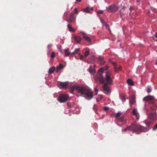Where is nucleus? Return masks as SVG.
<instances>
[{
  "instance_id": "obj_37",
  "label": "nucleus",
  "mask_w": 157,
  "mask_h": 157,
  "mask_svg": "<svg viewBox=\"0 0 157 157\" xmlns=\"http://www.w3.org/2000/svg\"><path fill=\"white\" fill-rule=\"evenodd\" d=\"M115 69L116 71H120L122 70V67L121 66H119L118 68H117L116 67H115Z\"/></svg>"
},
{
  "instance_id": "obj_58",
  "label": "nucleus",
  "mask_w": 157,
  "mask_h": 157,
  "mask_svg": "<svg viewBox=\"0 0 157 157\" xmlns=\"http://www.w3.org/2000/svg\"><path fill=\"white\" fill-rule=\"evenodd\" d=\"M118 125L119 126L121 127V126L119 124H118Z\"/></svg>"
},
{
  "instance_id": "obj_33",
  "label": "nucleus",
  "mask_w": 157,
  "mask_h": 157,
  "mask_svg": "<svg viewBox=\"0 0 157 157\" xmlns=\"http://www.w3.org/2000/svg\"><path fill=\"white\" fill-rule=\"evenodd\" d=\"M89 52L88 50H86L84 53V56L86 57H87V56L89 55Z\"/></svg>"
},
{
  "instance_id": "obj_40",
  "label": "nucleus",
  "mask_w": 157,
  "mask_h": 157,
  "mask_svg": "<svg viewBox=\"0 0 157 157\" xmlns=\"http://www.w3.org/2000/svg\"><path fill=\"white\" fill-rule=\"evenodd\" d=\"M109 108L108 106H105L104 108V109L105 111H108L109 110Z\"/></svg>"
},
{
  "instance_id": "obj_51",
  "label": "nucleus",
  "mask_w": 157,
  "mask_h": 157,
  "mask_svg": "<svg viewBox=\"0 0 157 157\" xmlns=\"http://www.w3.org/2000/svg\"><path fill=\"white\" fill-rule=\"evenodd\" d=\"M82 0H76V1L78 2H80Z\"/></svg>"
},
{
  "instance_id": "obj_44",
  "label": "nucleus",
  "mask_w": 157,
  "mask_h": 157,
  "mask_svg": "<svg viewBox=\"0 0 157 157\" xmlns=\"http://www.w3.org/2000/svg\"><path fill=\"white\" fill-rule=\"evenodd\" d=\"M141 0H136V2L137 3V4L138 5H139L140 4V2Z\"/></svg>"
},
{
  "instance_id": "obj_47",
  "label": "nucleus",
  "mask_w": 157,
  "mask_h": 157,
  "mask_svg": "<svg viewBox=\"0 0 157 157\" xmlns=\"http://www.w3.org/2000/svg\"><path fill=\"white\" fill-rule=\"evenodd\" d=\"M94 10V8L93 7H92L91 8H90V11H93Z\"/></svg>"
},
{
  "instance_id": "obj_20",
  "label": "nucleus",
  "mask_w": 157,
  "mask_h": 157,
  "mask_svg": "<svg viewBox=\"0 0 157 157\" xmlns=\"http://www.w3.org/2000/svg\"><path fill=\"white\" fill-rule=\"evenodd\" d=\"M55 70V68L54 67L52 66L50 67L48 71L49 74H51L53 73Z\"/></svg>"
},
{
  "instance_id": "obj_45",
  "label": "nucleus",
  "mask_w": 157,
  "mask_h": 157,
  "mask_svg": "<svg viewBox=\"0 0 157 157\" xmlns=\"http://www.w3.org/2000/svg\"><path fill=\"white\" fill-rule=\"evenodd\" d=\"M151 91V89H147V92L148 93H149Z\"/></svg>"
},
{
  "instance_id": "obj_43",
  "label": "nucleus",
  "mask_w": 157,
  "mask_h": 157,
  "mask_svg": "<svg viewBox=\"0 0 157 157\" xmlns=\"http://www.w3.org/2000/svg\"><path fill=\"white\" fill-rule=\"evenodd\" d=\"M75 11V13L76 14H78V12L77 11V8H75L74 9Z\"/></svg>"
},
{
  "instance_id": "obj_16",
  "label": "nucleus",
  "mask_w": 157,
  "mask_h": 157,
  "mask_svg": "<svg viewBox=\"0 0 157 157\" xmlns=\"http://www.w3.org/2000/svg\"><path fill=\"white\" fill-rule=\"evenodd\" d=\"M82 36L83 38L86 40L87 41L90 42H91V40L90 38L89 37L86 36L84 33H82Z\"/></svg>"
},
{
  "instance_id": "obj_53",
  "label": "nucleus",
  "mask_w": 157,
  "mask_h": 157,
  "mask_svg": "<svg viewBox=\"0 0 157 157\" xmlns=\"http://www.w3.org/2000/svg\"><path fill=\"white\" fill-rule=\"evenodd\" d=\"M155 36L157 38V33H156L155 34Z\"/></svg>"
},
{
  "instance_id": "obj_12",
  "label": "nucleus",
  "mask_w": 157,
  "mask_h": 157,
  "mask_svg": "<svg viewBox=\"0 0 157 157\" xmlns=\"http://www.w3.org/2000/svg\"><path fill=\"white\" fill-rule=\"evenodd\" d=\"M154 97L152 96H147L145 97L144 98L143 100L146 101H148L152 100L154 99Z\"/></svg>"
},
{
  "instance_id": "obj_5",
  "label": "nucleus",
  "mask_w": 157,
  "mask_h": 157,
  "mask_svg": "<svg viewBox=\"0 0 157 157\" xmlns=\"http://www.w3.org/2000/svg\"><path fill=\"white\" fill-rule=\"evenodd\" d=\"M119 7L112 4L106 7L107 11L109 12H115L119 9Z\"/></svg>"
},
{
  "instance_id": "obj_25",
  "label": "nucleus",
  "mask_w": 157,
  "mask_h": 157,
  "mask_svg": "<svg viewBox=\"0 0 157 157\" xmlns=\"http://www.w3.org/2000/svg\"><path fill=\"white\" fill-rule=\"evenodd\" d=\"M69 49L68 48L64 50L65 56H67L70 55V52H69Z\"/></svg>"
},
{
  "instance_id": "obj_9",
  "label": "nucleus",
  "mask_w": 157,
  "mask_h": 157,
  "mask_svg": "<svg viewBox=\"0 0 157 157\" xmlns=\"http://www.w3.org/2000/svg\"><path fill=\"white\" fill-rule=\"evenodd\" d=\"M149 117L150 119L154 120L156 119L157 116L155 113H151L150 114L149 116Z\"/></svg>"
},
{
  "instance_id": "obj_52",
  "label": "nucleus",
  "mask_w": 157,
  "mask_h": 157,
  "mask_svg": "<svg viewBox=\"0 0 157 157\" xmlns=\"http://www.w3.org/2000/svg\"><path fill=\"white\" fill-rule=\"evenodd\" d=\"M155 63L156 65H157V59L155 61Z\"/></svg>"
},
{
  "instance_id": "obj_14",
  "label": "nucleus",
  "mask_w": 157,
  "mask_h": 157,
  "mask_svg": "<svg viewBox=\"0 0 157 157\" xmlns=\"http://www.w3.org/2000/svg\"><path fill=\"white\" fill-rule=\"evenodd\" d=\"M95 59V57L94 56H93L87 60V62L88 63H94Z\"/></svg>"
},
{
  "instance_id": "obj_10",
  "label": "nucleus",
  "mask_w": 157,
  "mask_h": 157,
  "mask_svg": "<svg viewBox=\"0 0 157 157\" xmlns=\"http://www.w3.org/2000/svg\"><path fill=\"white\" fill-rule=\"evenodd\" d=\"M87 71L92 75L94 74L96 72L95 69H93L92 66L90 65V68H88Z\"/></svg>"
},
{
  "instance_id": "obj_38",
  "label": "nucleus",
  "mask_w": 157,
  "mask_h": 157,
  "mask_svg": "<svg viewBox=\"0 0 157 157\" xmlns=\"http://www.w3.org/2000/svg\"><path fill=\"white\" fill-rule=\"evenodd\" d=\"M51 57L52 59L55 57V54L54 52H52Z\"/></svg>"
},
{
  "instance_id": "obj_28",
  "label": "nucleus",
  "mask_w": 157,
  "mask_h": 157,
  "mask_svg": "<svg viewBox=\"0 0 157 157\" xmlns=\"http://www.w3.org/2000/svg\"><path fill=\"white\" fill-rule=\"evenodd\" d=\"M103 98L102 96L101 95H99V97L96 98V101L98 102L100 101Z\"/></svg>"
},
{
  "instance_id": "obj_42",
  "label": "nucleus",
  "mask_w": 157,
  "mask_h": 157,
  "mask_svg": "<svg viewBox=\"0 0 157 157\" xmlns=\"http://www.w3.org/2000/svg\"><path fill=\"white\" fill-rule=\"evenodd\" d=\"M102 67L103 68H104L103 69H104V70H106L108 69L109 67L107 65H106L104 67Z\"/></svg>"
},
{
  "instance_id": "obj_29",
  "label": "nucleus",
  "mask_w": 157,
  "mask_h": 157,
  "mask_svg": "<svg viewBox=\"0 0 157 157\" xmlns=\"http://www.w3.org/2000/svg\"><path fill=\"white\" fill-rule=\"evenodd\" d=\"M97 106L96 105L94 104V106L93 108V109L95 111V113L98 114V113L97 112Z\"/></svg>"
},
{
  "instance_id": "obj_19",
  "label": "nucleus",
  "mask_w": 157,
  "mask_h": 157,
  "mask_svg": "<svg viewBox=\"0 0 157 157\" xmlns=\"http://www.w3.org/2000/svg\"><path fill=\"white\" fill-rule=\"evenodd\" d=\"M127 82L129 85L133 86L134 85V83L133 81L130 79H128L127 80Z\"/></svg>"
},
{
  "instance_id": "obj_3",
  "label": "nucleus",
  "mask_w": 157,
  "mask_h": 157,
  "mask_svg": "<svg viewBox=\"0 0 157 157\" xmlns=\"http://www.w3.org/2000/svg\"><path fill=\"white\" fill-rule=\"evenodd\" d=\"M105 83L103 85V88H109L110 85L112 84L113 80L111 77V73L109 71H108L105 73Z\"/></svg>"
},
{
  "instance_id": "obj_4",
  "label": "nucleus",
  "mask_w": 157,
  "mask_h": 157,
  "mask_svg": "<svg viewBox=\"0 0 157 157\" xmlns=\"http://www.w3.org/2000/svg\"><path fill=\"white\" fill-rule=\"evenodd\" d=\"M69 99V96L67 94H60L57 98L58 101L61 103L65 102Z\"/></svg>"
},
{
  "instance_id": "obj_11",
  "label": "nucleus",
  "mask_w": 157,
  "mask_h": 157,
  "mask_svg": "<svg viewBox=\"0 0 157 157\" xmlns=\"http://www.w3.org/2000/svg\"><path fill=\"white\" fill-rule=\"evenodd\" d=\"M118 120L120 122H121L123 124H126L127 123V121L125 119L124 116H122Z\"/></svg>"
},
{
  "instance_id": "obj_8",
  "label": "nucleus",
  "mask_w": 157,
  "mask_h": 157,
  "mask_svg": "<svg viewBox=\"0 0 157 157\" xmlns=\"http://www.w3.org/2000/svg\"><path fill=\"white\" fill-rule=\"evenodd\" d=\"M132 114L136 117L137 120L139 119L140 116L139 114L137 111V109H134L132 112Z\"/></svg>"
},
{
  "instance_id": "obj_31",
  "label": "nucleus",
  "mask_w": 157,
  "mask_h": 157,
  "mask_svg": "<svg viewBox=\"0 0 157 157\" xmlns=\"http://www.w3.org/2000/svg\"><path fill=\"white\" fill-rule=\"evenodd\" d=\"M130 126H129L128 127H127L126 128L124 129V130H122V132H125L127 130H128V131H130Z\"/></svg>"
},
{
  "instance_id": "obj_46",
  "label": "nucleus",
  "mask_w": 157,
  "mask_h": 157,
  "mask_svg": "<svg viewBox=\"0 0 157 157\" xmlns=\"http://www.w3.org/2000/svg\"><path fill=\"white\" fill-rule=\"evenodd\" d=\"M75 54V52H72L71 53H70V55H71V56H73Z\"/></svg>"
},
{
  "instance_id": "obj_48",
  "label": "nucleus",
  "mask_w": 157,
  "mask_h": 157,
  "mask_svg": "<svg viewBox=\"0 0 157 157\" xmlns=\"http://www.w3.org/2000/svg\"><path fill=\"white\" fill-rule=\"evenodd\" d=\"M95 89V94L96 95H97L98 94V89Z\"/></svg>"
},
{
  "instance_id": "obj_1",
  "label": "nucleus",
  "mask_w": 157,
  "mask_h": 157,
  "mask_svg": "<svg viewBox=\"0 0 157 157\" xmlns=\"http://www.w3.org/2000/svg\"><path fill=\"white\" fill-rule=\"evenodd\" d=\"M130 131L136 134H140L141 132H146L147 131V128L139 124H132L130 125Z\"/></svg>"
},
{
  "instance_id": "obj_50",
  "label": "nucleus",
  "mask_w": 157,
  "mask_h": 157,
  "mask_svg": "<svg viewBox=\"0 0 157 157\" xmlns=\"http://www.w3.org/2000/svg\"><path fill=\"white\" fill-rule=\"evenodd\" d=\"M52 46V44H49L48 45L47 47L48 48H49L50 47Z\"/></svg>"
},
{
  "instance_id": "obj_7",
  "label": "nucleus",
  "mask_w": 157,
  "mask_h": 157,
  "mask_svg": "<svg viewBox=\"0 0 157 157\" xmlns=\"http://www.w3.org/2000/svg\"><path fill=\"white\" fill-rule=\"evenodd\" d=\"M75 19V14L74 13H71L68 17H67L66 21L68 22H72Z\"/></svg>"
},
{
  "instance_id": "obj_18",
  "label": "nucleus",
  "mask_w": 157,
  "mask_h": 157,
  "mask_svg": "<svg viewBox=\"0 0 157 157\" xmlns=\"http://www.w3.org/2000/svg\"><path fill=\"white\" fill-rule=\"evenodd\" d=\"M82 11L86 13H91L90 12V7H89L87 6L85 8L82 9Z\"/></svg>"
},
{
  "instance_id": "obj_17",
  "label": "nucleus",
  "mask_w": 157,
  "mask_h": 157,
  "mask_svg": "<svg viewBox=\"0 0 157 157\" xmlns=\"http://www.w3.org/2000/svg\"><path fill=\"white\" fill-rule=\"evenodd\" d=\"M64 68V66L63 65L59 64V66H57L56 68V71L57 72L60 71Z\"/></svg>"
},
{
  "instance_id": "obj_49",
  "label": "nucleus",
  "mask_w": 157,
  "mask_h": 157,
  "mask_svg": "<svg viewBox=\"0 0 157 157\" xmlns=\"http://www.w3.org/2000/svg\"><path fill=\"white\" fill-rule=\"evenodd\" d=\"M83 56H80V59L81 60H82V59H83Z\"/></svg>"
},
{
  "instance_id": "obj_41",
  "label": "nucleus",
  "mask_w": 157,
  "mask_h": 157,
  "mask_svg": "<svg viewBox=\"0 0 157 157\" xmlns=\"http://www.w3.org/2000/svg\"><path fill=\"white\" fill-rule=\"evenodd\" d=\"M105 61L104 60V59L102 61H101L99 63L101 65H103L105 64Z\"/></svg>"
},
{
  "instance_id": "obj_39",
  "label": "nucleus",
  "mask_w": 157,
  "mask_h": 157,
  "mask_svg": "<svg viewBox=\"0 0 157 157\" xmlns=\"http://www.w3.org/2000/svg\"><path fill=\"white\" fill-rule=\"evenodd\" d=\"M80 51V48H76L75 50V54H78Z\"/></svg>"
},
{
  "instance_id": "obj_59",
  "label": "nucleus",
  "mask_w": 157,
  "mask_h": 157,
  "mask_svg": "<svg viewBox=\"0 0 157 157\" xmlns=\"http://www.w3.org/2000/svg\"><path fill=\"white\" fill-rule=\"evenodd\" d=\"M124 9H125V8H126V7H124Z\"/></svg>"
},
{
  "instance_id": "obj_57",
  "label": "nucleus",
  "mask_w": 157,
  "mask_h": 157,
  "mask_svg": "<svg viewBox=\"0 0 157 157\" xmlns=\"http://www.w3.org/2000/svg\"><path fill=\"white\" fill-rule=\"evenodd\" d=\"M108 26V25H106V27H107Z\"/></svg>"
},
{
  "instance_id": "obj_35",
  "label": "nucleus",
  "mask_w": 157,
  "mask_h": 157,
  "mask_svg": "<svg viewBox=\"0 0 157 157\" xmlns=\"http://www.w3.org/2000/svg\"><path fill=\"white\" fill-rule=\"evenodd\" d=\"M120 98L122 101H124L126 100L125 97L124 96H120Z\"/></svg>"
},
{
  "instance_id": "obj_24",
  "label": "nucleus",
  "mask_w": 157,
  "mask_h": 157,
  "mask_svg": "<svg viewBox=\"0 0 157 157\" xmlns=\"http://www.w3.org/2000/svg\"><path fill=\"white\" fill-rule=\"evenodd\" d=\"M135 98L134 96H133L131 99L129 100V104L131 105H133L135 102Z\"/></svg>"
},
{
  "instance_id": "obj_32",
  "label": "nucleus",
  "mask_w": 157,
  "mask_h": 157,
  "mask_svg": "<svg viewBox=\"0 0 157 157\" xmlns=\"http://www.w3.org/2000/svg\"><path fill=\"white\" fill-rule=\"evenodd\" d=\"M104 12V10H99L97 12V14L98 15L99 14H102Z\"/></svg>"
},
{
  "instance_id": "obj_15",
  "label": "nucleus",
  "mask_w": 157,
  "mask_h": 157,
  "mask_svg": "<svg viewBox=\"0 0 157 157\" xmlns=\"http://www.w3.org/2000/svg\"><path fill=\"white\" fill-rule=\"evenodd\" d=\"M100 90L102 91L105 94L108 95L110 94L111 90L110 89H100Z\"/></svg>"
},
{
  "instance_id": "obj_54",
  "label": "nucleus",
  "mask_w": 157,
  "mask_h": 157,
  "mask_svg": "<svg viewBox=\"0 0 157 157\" xmlns=\"http://www.w3.org/2000/svg\"><path fill=\"white\" fill-rule=\"evenodd\" d=\"M100 20H101V21L102 23H103V19L101 18L100 19Z\"/></svg>"
},
{
  "instance_id": "obj_27",
  "label": "nucleus",
  "mask_w": 157,
  "mask_h": 157,
  "mask_svg": "<svg viewBox=\"0 0 157 157\" xmlns=\"http://www.w3.org/2000/svg\"><path fill=\"white\" fill-rule=\"evenodd\" d=\"M103 68H104L103 67H101L99 69L98 72V73L99 75H101V74L104 72V70Z\"/></svg>"
},
{
  "instance_id": "obj_36",
  "label": "nucleus",
  "mask_w": 157,
  "mask_h": 157,
  "mask_svg": "<svg viewBox=\"0 0 157 157\" xmlns=\"http://www.w3.org/2000/svg\"><path fill=\"white\" fill-rule=\"evenodd\" d=\"M144 122L145 124L147 126L149 127L150 124V123L149 121H144Z\"/></svg>"
},
{
  "instance_id": "obj_22",
  "label": "nucleus",
  "mask_w": 157,
  "mask_h": 157,
  "mask_svg": "<svg viewBox=\"0 0 157 157\" xmlns=\"http://www.w3.org/2000/svg\"><path fill=\"white\" fill-rule=\"evenodd\" d=\"M124 8H122L121 10H120V15L121 17L122 18L123 16L124 15L125 13L124 12Z\"/></svg>"
},
{
  "instance_id": "obj_26",
  "label": "nucleus",
  "mask_w": 157,
  "mask_h": 157,
  "mask_svg": "<svg viewBox=\"0 0 157 157\" xmlns=\"http://www.w3.org/2000/svg\"><path fill=\"white\" fill-rule=\"evenodd\" d=\"M121 115H122V113L121 112L119 111L116 114V115L114 116V117L116 118H117L120 117Z\"/></svg>"
},
{
  "instance_id": "obj_30",
  "label": "nucleus",
  "mask_w": 157,
  "mask_h": 157,
  "mask_svg": "<svg viewBox=\"0 0 157 157\" xmlns=\"http://www.w3.org/2000/svg\"><path fill=\"white\" fill-rule=\"evenodd\" d=\"M98 59L99 60V63L101 61H102L104 59V57L101 56H99L98 58Z\"/></svg>"
},
{
  "instance_id": "obj_2",
  "label": "nucleus",
  "mask_w": 157,
  "mask_h": 157,
  "mask_svg": "<svg viewBox=\"0 0 157 157\" xmlns=\"http://www.w3.org/2000/svg\"><path fill=\"white\" fill-rule=\"evenodd\" d=\"M72 91L73 92L74 90H75L78 93H80L82 94L85 95L88 100H90L93 97V92L90 91L88 89H72Z\"/></svg>"
},
{
  "instance_id": "obj_23",
  "label": "nucleus",
  "mask_w": 157,
  "mask_h": 157,
  "mask_svg": "<svg viewBox=\"0 0 157 157\" xmlns=\"http://www.w3.org/2000/svg\"><path fill=\"white\" fill-rule=\"evenodd\" d=\"M67 27L69 29V31L71 32H74L75 31L74 29L70 25L68 24L67 25Z\"/></svg>"
},
{
  "instance_id": "obj_21",
  "label": "nucleus",
  "mask_w": 157,
  "mask_h": 157,
  "mask_svg": "<svg viewBox=\"0 0 157 157\" xmlns=\"http://www.w3.org/2000/svg\"><path fill=\"white\" fill-rule=\"evenodd\" d=\"M99 79L100 82L101 84L103 83L104 82V78L102 75H99Z\"/></svg>"
},
{
  "instance_id": "obj_13",
  "label": "nucleus",
  "mask_w": 157,
  "mask_h": 157,
  "mask_svg": "<svg viewBox=\"0 0 157 157\" xmlns=\"http://www.w3.org/2000/svg\"><path fill=\"white\" fill-rule=\"evenodd\" d=\"M74 39L76 41L79 43L82 40L81 37L79 36H75L74 37Z\"/></svg>"
},
{
  "instance_id": "obj_34",
  "label": "nucleus",
  "mask_w": 157,
  "mask_h": 157,
  "mask_svg": "<svg viewBox=\"0 0 157 157\" xmlns=\"http://www.w3.org/2000/svg\"><path fill=\"white\" fill-rule=\"evenodd\" d=\"M71 88H78H78H82L81 87H80V86H78V85H76V86L75 85V86L74 87L73 86H72Z\"/></svg>"
},
{
  "instance_id": "obj_6",
  "label": "nucleus",
  "mask_w": 157,
  "mask_h": 157,
  "mask_svg": "<svg viewBox=\"0 0 157 157\" xmlns=\"http://www.w3.org/2000/svg\"><path fill=\"white\" fill-rule=\"evenodd\" d=\"M70 85V84L68 82H59V85L63 88H67L69 87Z\"/></svg>"
},
{
  "instance_id": "obj_56",
  "label": "nucleus",
  "mask_w": 157,
  "mask_h": 157,
  "mask_svg": "<svg viewBox=\"0 0 157 157\" xmlns=\"http://www.w3.org/2000/svg\"><path fill=\"white\" fill-rule=\"evenodd\" d=\"M129 10H130L131 11V10H132V9H131V8H129Z\"/></svg>"
},
{
  "instance_id": "obj_60",
  "label": "nucleus",
  "mask_w": 157,
  "mask_h": 157,
  "mask_svg": "<svg viewBox=\"0 0 157 157\" xmlns=\"http://www.w3.org/2000/svg\"><path fill=\"white\" fill-rule=\"evenodd\" d=\"M124 9H125V8H126V7H124Z\"/></svg>"
},
{
  "instance_id": "obj_55",
  "label": "nucleus",
  "mask_w": 157,
  "mask_h": 157,
  "mask_svg": "<svg viewBox=\"0 0 157 157\" xmlns=\"http://www.w3.org/2000/svg\"><path fill=\"white\" fill-rule=\"evenodd\" d=\"M96 66V65H94L93 66H92L93 67H94V68Z\"/></svg>"
}]
</instances>
